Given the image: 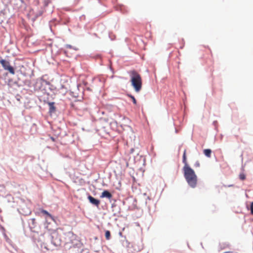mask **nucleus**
<instances>
[{
	"mask_svg": "<svg viewBox=\"0 0 253 253\" xmlns=\"http://www.w3.org/2000/svg\"><path fill=\"white\" fill-rule=\"evenodd\" d=\"M127 96L132 99L133 103L136 105L137 103V102H136V100L135 97L131 94H127Z\"/></svg>",
	"mask_w": 253,
	"mask_h": 253,
	"instance_id": "12",
	"label": "nucleus"
},
{
	"mask_svg": "<svg viewBox=\"0 0 253 253\" xmlns=\"http://www.w3.org/2000/svg\"><path fill=\"white\" fill-rule=\"evenodd\" d=\"M31 220H32V224H35L36 219L35 218H32V219H31Z\"/></svg>",
	"mask_w": 253,
	"mask_h": 253,
	"instance_id": "17",
	"label": "nucleus"
},
{
	"mask_svg": "<svg viewBox=\"0 0 253 253\" xmlns=\"http://www.w3.org/2000/svg\"><path fill=\"white\" fill-rule=\"evenodd\" d=\"M41 212L44 214H46L47 215V216H48L49 217H50L51 219H53V217L52 216L46 211L44 210H42L41 211Z\"/></svg>",
	"mask_w": 253,
	"mask_h": 253,
	"instance_id": "11",
	"label": "nucleus"
},
{
	"mask_svg": "<svg viewBox=\"0 0 253 253\" xmlns=\"http://www.w3.org/2000/svg\"><path fill=\"white\" fill-rule=\"evenodd\" d=\"M50 2V0H44L43 1L44 6L45 7L47 6Z\"/></svg>",
	"mask_w": 253,
	"mask_h": 253,
	"instance_id": "14",
	"label": "nucleus"
},
{
	"mask_svg": "<svg viewBox=\"0 0 253 253\" xmlns=\"http://www.w3.org/2000/svg\"><path fill=\"white\" fill-rule=\"evenodd\" d=\"M131 85L136 92H139L142 87V79L141 75L135 70L129 72Z\"/></svg>",
	"mask_w": 253,
	"mask_h": 253,
	"instance_id": "1",
	"label": "nucleus"
},
{
	"mask_svg": "<svg viewBox=\"0 0 253 253\" xmlns=\"http://www.w3.org/2000/svg\"><path fill=\"white\" fill-rule=\"evenodd\" d=\"M48 104L49 106V112L51 113L54 112L55 111L54 102H48Z\"/></svg>",
	"mask_w": 253,
	"mask_h": 253,
	"instance_id": "8",
	"label": "nucleus"
},
{
	"mask_svg": "<svg viewBox=\"0 0 253 253\" xmlns=\"http://www.w3.org/2000/svg\"><path fill=\"white\" fill-rule=\"evenodd\" d=\"M251 212L252 214H253V202L251 203Z\"/></svg>",
	"mask_w": 253,
	"mask_h": 253,
	"instance_id": "15",
	"label": "nucleus"
},
{
	"mask_svg": "<svg viewBox=\"0 0 253 253\" xmlns=\"http://www.w3.org/2000/svg\"><path fill=\"white\" fill-rule=\"evenodd\" d=\"M105 238L106 240H109L111 238V233L109 230H107L105 231Z\"/></svg>",
	"mask_w": 253,
	"mask_h": 253,
	"instance_id": "10",
	"label": "nucleus"
},
{
	"mask_svg": "<svg viewBox=\"0 0 253 253\" xmlns=\"http://www.w3.org/2000/svg\"><path fill=\"white\" fill-rule=\"evenodd\" d=\"M204 153L207 157L210 158L211 156V151L209 149H205L204 150Z\"/></svg>",
	"mask_w": 253,
	"mask_h": 253,
	"instance_id": "9",
	"label": "nucleus"
},
{
	"mask_svg": "<svg viewBox=\"0 0 253 253\" xmlns=\"http://www.w3.org/2000/svg\"><path fill=\"white\" fill-rule=\"evenodd\" d=\"M51 139L52 140V141H55V139L54 137H50Z\"/></svg>",
	"mask_w": 253,
	"mask_h": 253,
	"instance_id": "18",
	"label": "nucleus"
},
{
	"mask_svg": "<svg viewBox=\"0 0 253 253\" xmlns=\"http://www.w3.org/2000/svg\"><path fill=\"white\" fill-rule=\"evenodd\" d=\"M51 242L52 244L55 246H58L60 245L61 240L58 239V235L57 233H54L52 236Z\"/></svg>",
	"mask_w": 253,
	"mask_h": 253,
	"instance_id": "4",
	"label": "nucleus"
},
{
	"mask_svg": "<svg viewBox=\"0 0 253 253\" xmlns=\"http://www.w3.org/2000/svg\"><path fill=\"white\" fill-rule=\"evenodd\" d=\"M133 151H134V149L133 148H132V149H130V153H132Z\"/></svg>",
	"mask_w": 253,
	"mask_h": 253,
	"instance_id": "20",
	"label": "nucleus"
},
{
	"mask_svg": "<svg viewBox=\"0 0 253 253\" xmlns=\"http://www.w3.org/2000/svg\"><path fill=\"white\" fill-rule=\"evenodd\" d=\"M0 63L5 70L8 71L12 75L15 74L14 68L10 66V63L8 61L2 59L0 60Z\"/></svg>",
	"mask_w": 253,
	"mask_h": 253,
	"instance_id": "3",
	"label": "nucleus"
},
{
	"mask_svg": "<svg viewBox=\"0 0 253 253\" xmlns=\"http://www.w3.org/2000/svg\"><path fill=\"white\" fill-rule=\"evenodd\" d=\"M239 178L241 180H244L246 179V175L244 173H241L239 174Z\"/></svg>",
	"mask_w": 253,
	"mask_h": 253,
	"instance_id": "13",
	"label": "nucleus"
},
{
	"mask_svg": "<svg viewBox=\"0 0 253 253\" xmlns=\"http://www.w3.org/2000/svg\"><path fill=\"white\" fill-rule=\"evenodd\" d=\"M184 176L191 188H195L197 184L198 178L194 170L190 167L183 169Z\"/></svg>",
	"mask_w": 253,
	"mask_h": 253,
	"instance_id": "2",
	"label": "nucleus"
},
{
	"mask_svg": "<svg viewBox=\"0 0 253 253\" xmlns=\"http://www.w3.org/2000/svg\"><path fill=\"white\" fill-rule=\"evenodd\" d=\"M223 253H234L233 252L228 251V252H225Z\"/></svg>",
	"mask_w": 253,
	"mask_h": 253,
	"instance_id": "19",
	"label": "nucleus"
},
{
	"mask_svg": "<svg viewBox=\"0 0 253 253\" xmlns=\"http://www.w3.org/2000/svg\"><path fill=\"white\" fill-rule=\"evenodd\" d=\"M226 247H227V248H228V247H229V244H227V245H226Z\"/></svg>",
	"mask_w": 253,
	"mask_h": 253,
	"instance_id": "21",
	"label": "nucleus"
},
{
	"mask_svg": "<svg viewBox=\"0 0 253 253\" xmlns=\"http://www.w3.org/2000/svg\"><path fill=\"white\" fill-rule=\"evenodd\" d=\"M182 162L184 164V166L183 168V169H185L186 168H189L190 166L188 164L186 158V150L185 149L183 152V157H182Z\"/></svg>",
	"mask_w": 253,
	"mask_h": 253,
	"instance_id": "6",
	"label": "nucleus"
},
{
	"mask_svg": "<svg viewBox=\"0 0 253 253\" xmlns=\"http://www.w3.org/2000/svg\"><path fill=\"white\" fill-rule=\"evenodd\" d=\"M100 197L102 198H107L110 199L112 197V195L108 191L105 190L102 193Z\"/></svg>",
	"mask_w": 253,
	"mask_h": 253,
	"instance_id": "7",
	"label": "nucleus"
},
{
	"mask_svg": "<svg viewBox=\"0 0 253 253\" xmlns=\"http://www.w3.org/2000/svg\"><path fill=\"white\" fill-rule=\"evenodd\" d=\"M194 166H195V167H199L200 166V164L199 162L197 161V162L195 163V164Z\"/></svg>",
	"mask_w": 253,
	"mask_h": 253,
	"instance_id": "16",
	"label": "nucleus"
},
{
	"mask_svg": "<svg viewBox=\"0 0 253 253\" xmlns=\"http://www.w3.org/2000/svg\"><path fill=\"white\" fill-rule=\"evenodd\" d=\"M88 199L90 203L97 207H98L100 204V202L99 200L95 199L90 195L88 196Z\"/></svg>",
	"mask_w": 253,
	"mask_h": 253,
	"instance_id": "5",
	"label": "nucleus"
}]
</instances>
